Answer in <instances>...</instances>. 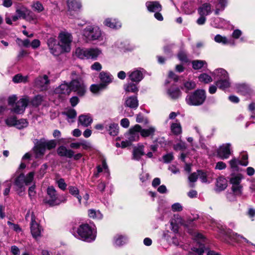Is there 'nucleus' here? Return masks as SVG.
Masks as SVG:
<instances>
[{"instance_id": "21", "label": "nucleus", "mask_w": 255, "mask_h": 255, "mask_svg": "<svg viewBox=\"0 0 255 255\" xmlns=\"http://www.w3.org/2000/svg\"><path fill=\"white\" fill-rule=\"evenodd\" d=\"M182 8L186 14H192L195 11L194 1L192 0L184 1L182 5Z\"/></svg>"}, {"instance_id": "56", "label": "nucleus", "mask_w": 255, "mask_h": 255, "mask_svg": "<svg viewBox=\"0 0 255 255\" xmlns=\"http://www.w3.org/2000/svg\"><path fill=\"white\" fill-rule=\"evenodd\" d=\"M31 6L34 10L38 12H41L44 10L43 5L39 1L34 2Z\"/></svg>"}, {"instance_id": "38", "label": "nucleus", "mask_w": 255, "mask_h": 255, "mask_svg": "<svg viewBox=\"0 0 255 255\" xmlns=\"http://www.w3.org/2000/svg\"><path fill=\"white\" fill-rule=\"evenodd\" d=\"M106 128L109 133L112 136H116L119 133V126L117 124L111 123L108 127H106Z\"/></svg>"}, {"instance_id": "41", "label": "nucleus", "mask_w": 255, "mask_h": 255, "mask_svg": "<svg viewBox=\"0 0 255 255\" xmlns=\"http://www.w3.org/2000/svg\"><path fill=\"white\" fill-rule=\"evenodd\" d=\"M35 158H41L45 153V149L43 144L40 143L33 149Z\"/></svg>"}, {"instance_id": "16", "label": "nucleus", "mask_w": 255, "mask_h": 255, "mask_svg": "<svg viewBox=\"0 0 255 255\" xmlns=\"http://www.w3.org/2000/svg\"><path fill=\"white\" fill-rule=\"evenodd\" d=\"M14 184L16 186V190L19 195H22V193L24 192L25 188L24 175L23 174H20L14 180Z\"/></svg>"}, {"instance_id": "3", "label": "nucleus", "mask_w": 255, "mask_h": 255, "mask_svg": "<svg viewBox=\"0 0 255 255\" xmlns=\"http://www.w3.org/2000/svg\"><path fill=\"white\" fill-rule=\"evenodd\" d=\"M206 98L205 90L198 89L187 96L186 102L190 106H198L202 105Z\"/></svg>"}, {"instance_id": "45", "label": "nucleus", "mask_w": 255, "mask_h": 255, "mask_svg": "<svg viewBox=\"0 0 255 255\" xmlns=\"http://www.w3.org/2000/svg\"><path fill=\"white\" fill-rule=\"evenodd\" d=\"M168 96L172 99H175L179 97L181 95V92L177 88H171L168 89L167 91Z\"/></svg>"}, {"instance_id": "34", "label": "nucleus", "mask_w": 255, "mask_h": 255, "mask_svg": "<svg viewBox=\"0 0 255 255\" xmlns=\"http://www.w3.org/2000/svg\"><path fill=\"white\" fill-rule=\"evenodd\" d=\"M89 48H77L75 51V55L82 59H88Z\"/></svg>"}, {"instance_id": "57", "label": "nucleus", "mask_w": 255, "mask_h": 255, "mask_svg": "<svg viewBox=\"0 0 255 255\" xmlns=\"http://www.w3.org/2000/svg\"><path fill=\"white\" fill-rule=\"evenodd\" d=\"M215 41L217 43H221L224 44L228 43V40L225 36H223L220 34H217L214 38Z\"/></svg>"}, {"instance_id": "32", "label": "nucleus", "mask_w": 255, "mask_h": 255, "mask_svg": "<svg viewBox=\"0 0 255 255\" xmlns=\"http://www.w3.org/2000/svg\"><path fill=\"white\" fill-rule=\"evenodd\" d=\"M99 78L102 82L101 83L106 84V86L112 82L113 79V76L108 72H101L99 75Z\"/></svg>"}, {"instance_id": "43", "label": "nucleus", "mask_w": 255, "mask_h": 255, "mask_svg": "<svg viewBox=\"0 0 255 255\" xmlns=\"http://www.w3.org/2000/svg\"><path fill=\"white\" fill-rule=\"evenodd\" d=\"M63 114L67 116V120L69 122L72 123L74 121V119H75L77 116L76 111L74 109H69L66 112H64Z\"/></svg>"}, {"instance_id": "9", "label": "nucleus", "mask_w": 255, "mask_h": 255, "mask_svg": "<svg viewBox=\"0 0 255 255\" xmlns=\"http://www.w3.org/2000/svg\"><path fill=\"white\" fill-rule=\"evenodd\" d=\"M47 45L50 53L54 56H58L61 53L65 52L60 44L57 43L56 39L54 37H50L48 39Z\"/></svg>"}, {"instance_id": "44", "label": "nucleus", "mask_w": 255, "mask_h": 255, "mask_svg": "<svg viewBox=\"0 0 255 255\" xmlns=\"http://www.w3.org/2000/svg\"><path fill=\"white\" fill-rule=\"evenodd\" d=\"M106 84L104 83H100L99 84H93L91 86L90 90L94 94H97L100 91L106 89Z\"/></svg>"}, {"instance_id": "18", "label": "nucleus", "mask_w": 255, "mask_h": 255, "mask_svg": "<svg viewBox=\"0 0 255 255\" xmlns=\"http://www.w3.org/2000/svg\"><path fill=\"white\" fill-rule=\"evenodd\" d=\"M71 91L70 85L67 83H63L56 88L54 92L59 96H66L69 95Z\"/></svg>"}, {"instance_id": "63", "label": "nucleus", "mask_w": 255, "mask_h": 255, "mask_svg": "<svg viewBox=\"0 0 255 255\" xmlns=\"http://www.w3.org/2000/svg\"><path fill=\"white\" fill-rule=\"evenodd\" d=\"M178 58L182 62H187L188 61V58L185 52L181 51L178 54Z\"/></svg>"}, {"instance_id": "17", "label": "nucleus", "mask_w": 255, "mask_h": 255, "mask_svg": "<svg viewBox=\"0 0 255 255\" xmlns=\"http://www.w3.org/2000/svg\"><path fill=\"white\" fill-rule=\"evenodd\" d=\"M48 84V78L46 75L43 76H39L35 80V86L41 91L46 90Z\"/></svg>"}, {"instance_id": "37", "label": "nucleus", "mask_w": 255, "mask_h": 255, "mask_svg": "<svg viewBox=\"0 0 255 255\" xmlns=\"http://www.w3.org/2000/svg\"><path fill=\"white\" fill-rule=\"evenodd\" d=\"M218 3L215 6V9L214 11L216 15H218L220 11L224 10L225 7L228 4V0H217Z\"/></svg>"}, {"instance_id": "60", "label": "nucleus", "mask_w": 255, "mask_h": 255, "mask_svg": "<svg viewBox=\"0 0 255 255\" xmlns=\"http://www.w3.org/2000/svg\"><path fill=\"white\" fill-rule=\"evenodd\" d=\"M34 175V172H30L26 176H24L25 184L27 185L31 183L33 179Z\"/></svg>"}, {"instance_id": "29", "label": "nucleus", "mask_w": 255, "mask_h": 255, "mask_svg": "<svg viewBox=\"0 0 255 255\" xmlns=\"http://www.w3.org/2000/svg\"><path fill=\"white\" fill-rule=\"evenodd\" d=\"M144 154V146L143 145H139L133 149L132 152L133 159L139 160L141 157Z\"/></svg>"}, {"instance_id": "23", "label": "nucleus", "mask_w": 255, "mask_h": 255, "mask_svg": "<svg viewBox=\"0 0 255 255\" xmlns=\"http://www.w3.org/2000/svg\"><path fill=\"white\" fill-rule=\"evenodd\" d=\"M213 11L211 5L209 3H204L198 8V13L200 15L207 16Z\"/></svg>"}, {"instance_id": "15", "label": "nucleus", "mask_w": 255, "mask_h": 255, "mask_svg": "<svg viewBox=\"0 0 255 255\" xmlns=\"http://www.w3.org/2000/svg\"><path fill=\"white\" fill-rule=\"evenodd\" d=\"M140 129L141 126L139 125H135L130 129L129 132L126 134V137L128 140L131 142L138 140Z\"/></svg>"}, {"instance_id": "59", "label": "nucleus", "mask_w": 255, "mask_h": 255, "mask_svg": "<svg viewBox=\"0 0 255 255\" xmlns=\"http://www.w3.org/2000/svg\"><path fill=\"white\" fill-rule=\"evenodd\" d=\"M240 161V164L243 166H246L249 164L248 156L247 153H244L241 155V158Z\"/></svg>"}, {"instance_id": "50", "label": "nucleus", "mask_w": 255, "mask_h": 255, "mask_svg": "<svg viewBox=\"0 0 255 255\" xmlns=\"http://www.w3.org/2000/svg\"><path fill=\"white\" fill-rule=\"evenodd\" d=\"M226 24V21L224 19L219 17L215 18L212 22V25L217 28H222L224 27Z\"/></svg>"}, {"instance_id": "8", "label": "nucleus", "mask_w": 255, "mask_h": 255, "mask_svg": "<svg viewBox=\"0 0 255 255\" xmlns=\"http://www.w3.org/2000/svg\"><path fill=\"white\" fill-rule=\"evenodd\" d=\"M163 237L169 244L175 246H180L181 236L179 233H172L169 231H166L163 233Z\"/></svg>"}, {"instance_id": "61", "label": "nucleus", "mask_w": 255, "mask_h": 255, "mask_svg": "<svg viewBox=\"0 0 255 255\" xmlns=\"http://www.w3.org/2000/svg\"><path fill=\"white\" fill-rule=\"evenodd\" d=\"M41 144H43L44 147H45V149L47 148L49 149L54 148L56 145L55 141L53 140L45 142L42 143Z\"/></svg>"}, {"instance_id": "28", "label": "nucleus", "mask_w": 255, "mask_h": 255, "mask_svg": "<svg viewBox=\"0 0 255 255\" xmlns=\"http://www.w3.org/2000/svg\"><path fill=\"white\" fill-rule=\"evenodd\" d=\"M57 153L61 156L71 158L74 153V151L71 149H68L64 146H61L57 149Z\"/></svg>"}, {"instance_id": "40", "label": "nucleus", "mask_w": 255, "mask_h": 255, "mask_svg": "<svg viewBox=\"0 0 255 255\" xmlns=\"http://www.w3.org/2000/svg\"><path fill=\"white\" fill-rule=\"evenodd\" d=\"M243 177L241 174H232L230 178V183L233 185L241 184Z\"/></svg>"}, {"instance_id": "20", "label": "nucleus", "mask_w": 255, "mask_h": 255, "mask_svg": "<svg viewBox=\"0 0 255 255\" xmlns=\"http://www.w3.org/2000/svg\"><path fill=\"white\" fill-rule=\"evenodd\" d=\"M124 105L130 109H136L138 106V101L136 96H129L125 100Z\"/></svg>"}, {"instance_id": "24", "label": "nucleus", "mask_w": 255, "mask_h": 255, "mask_svg": "<svg viewBox=\"0 0 255 255\" xmlns=\"http://www.w3.org/2000/svg\"><path fill=\"white\" fill-rule=\"evenodd\" d=\"M147 9L152 12H159L161 10L162 6L158 1H147L146 2Z\"/></svg>"}, {"instance_id": "62", "label": "nucleus", "mask_w": 255, "mask_h": 255, "mask_svg": "<svg viewBox=\"0 0 255 255\" xmlns=\"http://www.w3.org/2000/svg\"><path fill=\"white\" fill-rule=\"evenodd\" d=\"M136 122L138 123H143L144 124L148 123V120L141 114H138L136 115Z\"/></svg>"}, {"instance_id": "13", "label": "nucleus", "mask_w": 255, "mask_h": 255, "mask_svg": "<svg viewBox=\"0 0 255 255\" xmlns=\"http://www.w3.org/2000/svg\"><path fill=\"white\" fill-rule=\"evenodd\" d=\"M30 231L32 237L36 240L39 239L42 236L43 229L39 224L35 221L33 217L31 218Z\"/></svg>"}, {"instance_id": "33", "label": "nucleus", "mask_w": 255, "mask_h": 255, "mask_svg": "<svg viewBox=\"0 0 255 255\" xmlns=\"http://www.w3.org/2000/svg\"><path fill=\"white\" fill-rule=\"evenodd\" d=\"M102 53V50L98 48H89L88 59L95 60Z\"/></svg>"}, {"instance_id": "42", "label": "nucleus", "mask_w": 255, "mask_h": 255, "mask_svg": "<svg viewBox=\"0 0 255 255\" xmlns=\"http://www.w3.org/2000/svg\"><path fill=\"white\" fill-rule=\"evenodd\" d=\"M216 186L218 190L222 191L227 187V182L225 178L219 177L217 180Z\"/></svg>"}, {"instance_id": "19", "label": "nucleus", "mask_w": 255, "mask_h": 255, "mask_svg": "<svg viewBox=\"0 0 255 255\" xmlns=\"http://www.w3.org/2000/svg\"><path fill=\"white\" fill-rule=\"evenodd\" d=\"M128 75V79L136 83H138L143 77L142 71L138 69L129 72Z\"/></svg>"}, {"instance_id": "52", "label": "nucleus", "mask_w": 255, "mask_h": 255, "mask_svg": "<svg viewBox=\"0 0 255 255\" xmlns=\"http://www.w3.org/2000/svg\"><path fill=\"white\" fill-rule=\"evenodd\" d=\"M28 126V122L25 119H20L17 120L14 124V126L16 128L18 129H22L26 128Z\"/></svg>"}, {"instance_id": "39", "label": "nucleus", "mask_w": 255, "mask_h": 255, "mask_svg": "<svg viewBox=\"0 0 255 255\" xmlns=\"http://www.w3.org/2000/svg\"><path fill=\"white\" fill-rule=\"evenodd\" d=\"M138 83H128L124 85V89L126 92L128 93H136L138 91V88L137 86Z\"/></svg>"}, {"instance_id": "2", "label": "nucleus", "mask_w": 255, "mask_h": 255, "mask_svg": "<svg viewBox=\"0 0 255 255\" xmlns=\"http://www.w3.org/2000/svg\"><path fill=\"white\" fill-rule=\"evenodd\" d=\"M212 224L215 230L220 233L223 235L226 236L231 241L235 242H240L243 240L245 242L250 244L251 243L245 237L241 235L233 232L230 229H227L221 223L217 222L215 221H212Z\"/></svg>"}, {"instance_id": "36", "label": "nucleus", "mask_w": 255, "mask_h": 255, "mask_svg": "<svg viewBox=\"0 0 255 255\" xmlns=\"http://www.w3.org/2000/svg\"><path fill=\"white\" fill-rule=\"evenodd\" d=\"M170 129L171 132L175 135H178L182 132V128L179 121H176L172 123L170 125Z\"/></svg>"}, {"instance_id": "6", "label": "nucleus", "mask_w": 255, "mask_h": 255, "mask_svg": "<svg viewBox=\"0 0 255 255\" xmlns=\"http://www.w3.org/2000/svg\"><path fill=\"white\" fill-rule=\"evenodd\" d=\"M59 43L65 52L71 50V45L73 40L71 34L66 30L61 31L58 35Z\"/></svg>"}, {"instance_id": "1", "label": "nucleus", "mask_w": 255, "mask_h": 255, "mask_svg": "<svg viewBox=\"0 0 255 255\" xmlns=\"http://www.w3.org/2000/svg\"><path fill=\"white\" fill-rule=\"evenodd\" d=\"M77 233L80 239L87 242H91L96 239V231L94 225L82 224L77 229Z\"/></svg>"}, {"instance_id": "11", "label": "nucleus", "mask_w": 255, "mask_h": 255, "mask_svg": "<svg viewBox=\"0 0 255 255\" xmlns=\"http://www.w3.org/2000/svg\"><path fill=\"white\" fill-rule=\"evenodd\" d=\"M28 103V98L26 97H23L17 101L15 106H13L10 111L11 112L16 114H22L24 112L25 108L27 106Z\"/></svg>"}, {"instance_id": "58", "label": "nucleus", "mask_w": 255, "mask_h": 255, "mask_svg": "<svg viewBox=\"0 0 255 255\" xmlns=\"http://www.w3.org/2000/svg\"><path fill=\"white\" fill-rule=\"evenodd\" d=\"M16 121V118L15 116H10L8 117L5 120L6 125L8 126H14Z\"/></svg>"}, {"instance_id": "7", "label": "nucleus", "mask_w": 255, "mask_h": 255, "mask_svg": "<svg viewBox=\"0 0 255 255\" xmlns=\"http://www.w3.org/2000/svg\"><path fill=\"white\" fill-rule=\"evenodd\" d=\"M47 197L45 202L50 206L59 205L62 201L58 198L56 191L53 186L49 187L47 189Z\"/></svg>"}, {"instance_id": "31", "label": "nucleus", "mask_w": 255, "mask_h": 255, "mask_svg": "<svg viewBox=\"0 0 255 255\" xmlns=\"http://www.w3.org/2000/svg\"><path fill=\"white\" fill-rule=\"evenodd\" d=\"M156 131V128L153 126L149 127L147 128H142L140 130V134L141 136L146 137L148 136H153Z\"/></svg>"}, {"instance_id": "26", "label": "nucleus", "mask_w": 255, "mask_h": 255, "mask_svg": "<svg viewBox=\"0 0 255 255\" xmlns=\"http://www.w3.org/2000/svg\"><path fill=\"white\" fill-rule=\"evenodd\" d=\"M68 11L70 12L79 10L81 6L79 0H68Z\"/></svg>"}, {"instance_id": "46", "label": "nucleus", "mask_w": 255, "mask_h": 255, "mask_svg": "<svg viewBox=\"0 0 255 255\" xmlns=\"http://www.w3.org/2000/svg\"><path fill=\"white\" fill-rule=\"evenodd\" d=\"M68 189L69 193L73 196L76 197L78 199L79 203L81 204L82 197L79 195V190L75 186H70L68 187Z\"/></svg>"}, {"instance_id": "14", "label": "nucleus", "mask_w": 255, "mask_h": 255, "mask_svg": "<svg viewBox=\"0 0 255 255\" xmlns=\"http://www.w3.org/2000/svg\"><path fill=\"white\" fill-rule=\"evenodd\" d=\"M16 13L19 18H22L28 21L32 20L35 18L33 13L23 6L17 8Z\"/></svg>"}, {"instance_id": "55", "label": "nucleus", "mask_w": 255, "mask_h": 255, "mask_svg": "<svg viewBox=\"0 0 255 255\" xmlns=\"http://www.w3.org/2000/svg\"><path fill=\"white\" fill-rule=\"evenodd\" d=\"M27 80V77H23L20 74H17L15 75L12 79L13 82L15 83L20 82H26Z\"/></svg>"}, {"instance_id": "54", "label": "nucleus", "mask_w": 255, "mask_h": 255, "mask_svg": "<svg viewBox=\"0 0 255 255\" xmlns=\"http://www.w3.org/2000/svg\"><path fill=\"white\" fill-rule=\"evenodd\" d=\"M199 79L200 82L205 83H209L212 81L211 77L205 73L201 74L199 77Z\"/></svg>"}, {"instance_id": "53", "label": "nucleus", "mask_w": 255, "mask_h": 255, "mask_svg": "<svg viewBox=\"0 0 255 255\" xmlns=\"http://www.w3.org/2000/svg\"><path fill=\"white\" fill-rule=\"evenodd\" d=\"M231 168L234 170H238V165L240 164V161L236 158H233L229 162Z\"/></svg>"}, {"instance_id": "10", "label": "nucleus", "mask_w": 255, "mask_h": 255, "mask_svg": "<svg viewBox=\"0 0 255 255\" xmlns=\"http://www.w3.org/2000/svg\"><path fill=\"white\" fill-rule=\"evenodd\" d=\"M232 144L230 143H224L218 148L217 155L222 159H228L232 153Z\"/></svg>"}, {"instance_id": "12", "label": "nucleus", "mask_w": 255, "mask_h": 255, "mask_svg": "<svg viewBox=\"0 0 255 255\" xmlns=\"http://www.w3.org/2000/svg\"><path fill=\"white\" fill-rule=\"evenodd\" d=\"M71 91L76 92L79 96H83L86 92V86L81 79L73 80L70 83Z\"/></svg>"}, {"instance_id": "35", "label": "nucleus", "mask_w": 255, "mask_h": 255, "mask_svg": "<svg viewBox=\"0 0 255 255\" xmlns=\"http://www.w3.org/2000/svg\"><path fill=\"white\" fill-rule=\"evenodd\" d=\"M216 85L220 89L225 90L229 87L231 85V82L230 81L229 78H225L223 79H220L217 80L216 82Z\"/></svg>"}, {"instance_id": "27", "label": "nucleus", "mask_w": 255, "mask_h": 255, "mask_svg": "<svg viewBox=\"0 0 255 255\" xmlns=\"http://www.w3.org/2000/svg\"><path fill=\"white\" fill-rule=\"evenodd\" d=\"M104 24L111 28L118 29L121 27V23L116 19L108 18H106L104 22Z\"/></svg>"}, {"instance_id": "49", "label": "nucleus", "mask_w": 255, "mask_h": 255, "mask_svg": "<svg viewBox=\"0 0 255 255\" xmlns=\"http://www.w3.org/2000/svg\"><path fill=\"white\" fill-rule=\"evenodd\" d=\"M243 186L241 184L232 186L231 189L233 194L235 196H240L243 193Z\"/></svg>"}, {"instance_id": "22", "label": "nucleus", "mask_w": 255, "mask_h": 255, "mask_svg": "<svg viewBox=\"0 0 255 255\" xmlns=\"http://www.w3.org/2000/svg\"><path fill=\"white\" fill-rule=\"evenodd\" d=\"M93 122V119L89 114L81 115L79 117V125L84 127L89 126Z\"/></svg>"}, {"instance_id": "30", "label": "nucleus", "mask_w": 255, "mask_h": 255, "mask_svg": "<svg viewBox=\"0 0 255 255\" xmlns=\"http://www.w3.org/2000/svg\"><path fill=\"white\" fill-rule=\"evenodd\" d=\"M212 75L215 76V79H217L218 80L220 79H223L229 77L227 72L222 69L219 68L216 69L212 73Z\"/></svg>"}, {"instance_id": "51", "label": "nucleus", "mask_w": 255, "mask_h": 255, "mask_svg": "<svg viewBox=\"0 0 255 255\" xmlns=\"http://www.w3.org/2000/svg\"><path fill=\"white\" fill-rule=\"evenodd\" d=\"M195 87L196 84L195 82L192 81H186L184 83L183 86L181 87V89L186 92H188L189 90L194 89Z\"/></svg>"}, {"instance_id": "48", "label": "nucleus", "mask_w": 255, "mask_h": 255, "mask_svg": "<svg viewBox=\"0 0 255 255\" xmlns=\"http://www.w3.org/2000/svg\"><path fill=\"white\" fill-rule=\"evenodd\" d=\"M192 67L195 70H198L203 67L204 66H207V63L204 60H194L192 62Z\"/></svg>"}, {"instance_id": "5", "label": "nucleus", "mask_w": 255, "mask_h": 255, "mask_svg": "<svg viewBox=\"0 0 255 255\" xmlns=\"http://www.w3.org/2000/svg\"><path fill=\"white\" fill-rule=\"evenodd\" d=\"M196 246L198 247H193L192 249V252H190L188 255H202L204 252V245L206 242V239L204 236L200 233L195 232L193 235Z\"/></svg>"}, {"instance_id": "25", "label": "nucleus", "mask_w": 255, "mask_h": 255, "mask_svg": "<svg viewBox=\"0 0 255 255\" xmlns=\"http://www.w3.org/2000/svg\"><path fill=\"white\" fill-rule=\"evenodd\" d=\"M128 241V238L126 236L118 234L114 237L113 243L115 246L120 247L126 244Z\"/></svg>"}, {"instance_id": "4", "label": "nucleus", "mask_w": 255, "mask_h": 255, "mask_svg": "<svg viewBox=\"0 0 255 255\" xmlns=\"http://www.w3.org/2000/svg\"><path fill=\"white\" fill-rule=\"evenodd\" d=\"M84 38L87 41L103 40L102 33L97 26L90 25L86 27L82 32Z\"/></svg>"}, {"instance_id": "47", "label": "nucleus", "mask_w": 255, "mask_h": 255, "mask_svg": "<svg viewBox=\"0 0 255 255\" xmlns=\"http://www.w3.org/2000/svg\"><path fill=\"white\" fill-rule=\"evenodd\" d=\"M88 215L91 218L94 219H101L103 215L99 211H96L94 209H90L88 210Z\"/></svg>"}, {"instance_id": "64", "label": "nucleus", "mask_w": 255, "mask_h": 255, "mask_svg": "<svg viewBox=\"0 0 255 255\" xmlns=\"http://www.w3.org/2000/svg\"><path fill=\"white\" fill-rule=\"evenodd\" d=\"M198 177L203 183L207 182V173L200 170L198 171Z\"/></svg>"}]
</instances>
